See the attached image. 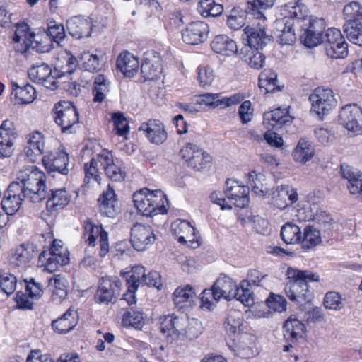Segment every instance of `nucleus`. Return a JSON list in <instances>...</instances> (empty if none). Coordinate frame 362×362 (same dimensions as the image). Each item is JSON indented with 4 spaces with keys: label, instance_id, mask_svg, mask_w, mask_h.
Wrapping results in <instances>:
<instances>
[{
    "label": "nucleus",
    "instance_id": "1",
    "mask_svg": "<svg viewBox=\"0 0 362 362\" xmlns=\"http://www.w3.org/2000/svg\"><path fill=\"white\" fill-rule=\"evenodd\" d=\"M286 276L287 282L284 291L288 299L299 305L310 302L313 298L310 284L320 282L319 274L309 269L288 267Z\"/></svg>",
    "mask_w": 362,
    "mask_h": 362
},
{
    "label": "nucleus",
    "instance_id": "2",
    "mask_svg": "<svg viewBox=\"0 0 362 362\" xmlns=\"http://www.w3.org/2000/svg\"><path fill=\"white\" fill-rule=\"evenodd\" d=\"M243 317L240 311L230 310L228 315V335L229 348L234 355L244 359L254 357L257 349V337L243 332Z\"/></svg>",
    "mask_w": 362,
    "mask_h": 362
},
{
    "label": "nucleus",
    "instance_id": "3",
    "mask_svg": "<svg viewBox=\"0 0 362 362\" xmlns=\"http://www.w3.org/2000/svg\"><path fill=\"white\" fill-rule=\"evenodd\" d=\"M134 206L137 214L146 217L163 215L168 212L169 201L160 189L151 190L144 187L132 195Z\"/></svg>",
    "mask_w": 362,
    "mask_h": 362
},
{
    "label": "nucleus",
    "instance_id": "4",
    "mask_svg": "<svg viewBox=\"0 0 362 362\" xmlns=\"http://www.w3.org/2000/svg\"><path fill=\"white\" fill-rule=\"evenodd\" d=\"M120 276L125 281L127 291L122 296V299L131 306L136 303V293L140 285H146L159 288L161 286V279L159 273L151 271L146 274V269L143 266L136 265L129 270L121 271Z\"/></svg>",
    "mask_w": 362,
    "mask_h": 362
},
{
    "label": "nucleus",
    "instance_id": "5",
    "mask_svg": "<svg viewBox=\"0 0 362 362\" xmlns=\"http://www.w3.org/2000/svg\"><path fill=\"white\" fill-rule=\"evenodd\" d=\"M30 202H40L46 198V175L36 166H30L19 171L16 181Z\"/></svg>",
    "mask_w": 362,
    "mask_h": 362
},
{
    "label": "nucleus",
    "instance_id": "6",
    "mask_svg": "<svg viewBox=\"0 0 362 362\" xmlns=\"http://www.w3.org/2000/svg\"><path fill=\"white\" fill-rule=\"evenodd\" d=\"M83 229L82 239L88 247H98V255L100 258H104L110 251L109 235L105 230L103 224L93 220L92 218H87L81 223Z\"/></svg>",
    "mask_w": 362,
    "mask_h": 362
},
{
    "label": "nucleus",
    "instance_id": "7",
    "mask_svg": "<svg viewBox=\"0 0 362 362\" xmlns=\"http://www.w3.org/2000/svg\"><path fill=\"white\" fill-rule=\"evenodd\" d=\"M69 262V252L62 241L54 239L46 250H43L38 256L37 265L49 273L58 270L60 267Z\"/></svg>",
    "mask_w": 362,
    "mask_h": 362
},
{
    "label": "nucleus",
    "instance_id": "8",
    "mask_svg": "<svg viewBox=\"0 0 362 362\" xmlns=\"http://www.w3.org/2000/svg\"><path fill=\"white\" fill-rule=\"evenodd\" d=\"M52 117L64 134H72L78 127L79 112L73 102L61 100L55 103Z\"/></svg>",
    "mask_w": 362,
    "mask_h": 362
},
{
    "label": "nucleus",
    "instance_id": "9",
    "mask_svg": "<svg viewBox=\"0 0 362 362\" xmlns=\"http://www.w3.org/2000/svg\"><path fill=\"white\" fill-rule=\"evenodd\" d=\"M179 155L189 168L195 171H204L212 163V156L198 145L187 142L181 148Z\"/></svg>",
    "mask_w": 362,
    "mask_h": 362
},
{
    "label": "nucleus",
    "instance_id": "10",
    "mask_svg": "<svg viewBox=\"0 0 362 362\" xmlns=\"http://www.w3.org/2000/svg\"><path fill=\"white\" fill-rule=\"evenodd\" d=\"M268 275L257 269H250L247 274V279L243 280L238 286H235L233 293H229L241 302L246 307H251L255 304L253 292L251 291V285L261 286L262 281Z\"/></svg>",
    "mask_w": 362,
    "mask_h": 362
},
{
    "label": "nucleus",
    "instance_id": "11",
    "mask_svg": "<svg viewBox=\"0 0 362 362\" xmlns=\"http://www.w3.org/2000/svg\"><path fill=\"white\" fill-rule=\"evenodd\" d=\"M311 111L315 112L320 120L329 115L337 106V101L331 88L317 87L310 95Z\"/></svg>",
    "mask_w": 362,
    "mask_h": 362
},
{
    "label": "nucleus",
    "instance_id": "12",
    "mask_svg": "<svg viewBox=\"0 0 362 362\" xmlns=\"http://www.w3.org/2000/svg\"><path fill=\"white\" fill-rule=\"evenodd\" d=\"M284 339L286 344L282 350L284 352H291V356L298 361V356L293 350L297 346L299 339H303L305 334V324L296 317H290L284 323Z\"/></svg>",
    "mask_w": 362,
    "mask_h": 362
},
{
    "label": "nucleus",
    "instance_id": "13",
    "mask_svg": "<svg viewBox=\"0 0 362 362\" xmlns=\"http://www.w3.org/2000/svg\"><path fill=\"white\" fill-rule=\"evenodd\" d=\"M122 283L116 276H102L98 282L95 300L98 303H115L119 297Z\"/></svg>",
    "mask_w": 362,
    "mask_h": 362
},
{
    "label": "nucleus",
    "instance_id": "14",
    "mask_svg": "<svg viewBox=\"0 0 362 362\" xmlns=\"http://www.w3.org/2000/svg\"><path fill=\"white\" fill-rule=\"evenodd\" d=\"M100 168L103 170L105 176L112 182H122L126 177L124 167L118 160H115L111 151L103 149L99 153Z\"/></svg>",
    "mask_w": 362,
    "mask_h": 362
},
{
    "label": "nucleus",
    "instance_id": "15",
    "mask_svg": "<svg viewBox=\"0 0 362 362\" xmlns=\"http://www.w3.org/2000/svg\"><path fill=\"white\" fill-rule=\"evenodd\" d=\"M18 129L13 119H6L0 125V158L10 157L14 151Z\"/></svg>",
    "mask_w": 362,
    "mask_h": 362
},
{
    "label": "nucleus",
    "instance_id": "16",
    "mask_svg": "<svg viewBox=\"0 0 362 362\" xmlns=\"http://www.w3.org/2000/svg\"><path fill=\"white\" fill-rule=\"evenodd\" d=\"M173 235L182 245L195 248L199 245L196 229L189 221L177 219L170 226Z\"/></svg>",
    "mask_w": 362,
    "mask_h": 362
},
{
    "label": "nucleus",
    "instance_id": "17",
    "mask_svg": "<svg viewBox=\"0 0 362 362\" xmlns=\"http://www.w3.org/2000/svg\"><path fill=\"white\" fill-rule=\"evenodd\" d=\"M339 122L349 131L354 132L362 129V107L356 103L344 105L340 110Z\"/></svg>",
    "mask_w": 362,
    "mask_h": 362
},
{
    "label": "nucleus",
    "instance_id": "18",
    "mask_svg": "<svg viewBox=\"0 0 362 362\" xmlns=\"http://www.w3.org/2000/svg\"><path fill=\"white\" fill-rule=\"evenodd\" d=\"M256 23L247 25L243 35V39L247 42L245 48L247 49H262L266 45V20L261 19Z\"/></svg>",
    "mask_w": 362,
    "mask_h": 362
},
{
    "label": "nucleus",
    "instance_id": "19",
    "mask_svg": "<svg viewBox=\"0 0 362 362\" xmlns=\"http://www.w3.org/2000/svg\"><path fill=\"white\" fill-rule=\"evenodd\" d=\"M155 240L156 235L151 226L139 223L133 225L130 241L135 250H145L155 242Z\"/></svg>",
    "mask_w": 362,
    "mask_h": 362
},
{
    "label": "nucleus",
    "instance_id": "20",
    "mask_svg": "<svg viewBox=\"0 0 362 362\" xmlns=\"http://www.w3.org/2000/svg\"><path fill=\"white\" fill-rule=\"evenodd\" d=\"M163 71V59L155 50L144 52L143 62L141 64V73L146 80H156L160 78Z\"/></svg>",
    "mask_w": 362,
    "mask_h": 362
},
{
    "label": "nucleus",
    "instance_id": "21",
    "mask_svg": "<svg viewBox=\"0 0 362 362\" xmlns=\"http://www.w3.org/2000/svg\"><path fill=\"white\" fill-rule=\"evenodd\" d=\"M42 162L47 173L67 175L69 162V154L64 150L49 151L42 156Z\"/></svg>",
    "mask_w": 362,
    "mask_h": 362
},
{
    "label": "nucleus",
    "instance_id": "22",
    "mask_svg": "<svg viewBox=\"0 0 362 362\" xmlns=\"http://www.w3.org/2000/svg\"><path fill=\"white\" fill-rule=\"evenodd\" d=\"M209 33V25L202 21L188 23L182 31V40L187 45H197L205 42Z\"/></svg>",
    "mask_w": 362,
    "mask_h": 362
},
{
    "label": "nucleus",
    "instance_id": "23",
    "mask_svg": "<svg viewBox=\"0 0 362 362\" xmlns=\"http://www.w3.org/2000/svg\"><path fill=\"white\" fill-rule=\"evenodd\" d=\"M27 199L17 182H11L4 193L1 205L7 215L15 214L21 208L23 200Z\"/></svg>",
    "mask_w": 362,
    "mask_h": 362
},
{
    "label": "nucleus",
    "instance_id": "24",
    "mask_svg": "<svg viewBox=\"0 0 362 362\" xmlns=\"http://www.w3.org/2000/svg\"><path fill=\"white\" fill-rule=\"evenodd\" d=\"M15 28L16 30L12 37L14 48L18 52L25 53L33 45L35 33L24 21L16 23Z\"/></svg>",
    "mask_w": 362,
    "mask_h": 362
},
{
    "label": "nucleus",
    "instance_id": "25",
    "mask_svg": "<svg viewBox=\"0 0 362 362\" xmlns=\"http://www.w3.org/2000/svg\"><path fill=\"white\" fill-rule=\"evenodd\" d=\"M45 137L40 131H33L26 136V144L23 152L28 160L32 163L36 162L45 153Z\"/></svg>",
    "mask_w": 362,
    "mask_h": 362
},
{
    "label": "nucleus",
    "instance_id": "26",
    "mask_svg": "<svg viewBox=\"0 0 362 362\" xmlns=\"http://www.w3.org/2000/svg\"><path fill=\"white\" fill-rule=\"evenodd\" d=\"M28 74L32 81L47 89L55 90L58 88L57 78L52 75L51 68L45 63L33 64L28 69Z\"/></svg>",
    "mask_w": 362,
    "mask_h": 362
},
{
    "label": "nucleus",
    "instance_id": "27",
    "mask_svg": "<svg viewBox=\"0 0 362 362\" xmlns=\"http://www.w3.org/2000/svg\"><path fill=\"white\" fill-rule=\"evenodd\" d=\"M139 131L143 132L151 144L156 145L163 144L168 138L165 126L159 119H149L142 122Z\"/></svg>",
    "mask_w": 362,
    "mask_h": 362
},
{
    "label": "nucleus",
    "instance_id": "28",
    "mask_svg": "<svg viewBox=\"0 0 362 362\" xmlns=\"http://www.w3.org/2000/svg\"><path fill=\"white\" fill-rule=\"evenodd\" d=\"M293 117L290 115L289 107H278L265 112L263 115V124L268 129L279 130L292 123Z\"/></svg>",
    "mask_w": 362,
    "mask_h": 362
},
{
    "label": "nucleus",
    "instance_id": "29",
    "mask_svg": "<svg viewBox=\"0 0 362 362\" xmlns=\"http://www.w3.org/2000/svg\"><path fill=\"white\" fill-rule=\"evenodd\" d=\"M298 199L297 190L288 185L278 186L272 192L271 204L280 210L296 202Z\"/></svg>",
    "mask_w": 362,
    "mask_h": 362
},
{
    "label": "nucleus",
    "instance_id": "30",
    "mask_svg": "<svg viewBox=\"0 0 362 362\" xmlns=\"http://www.w3.org/2000/svg\"><path fill=\"white\" fill-rule=\"evenodd\" d=\"M46 197V210L49 216L58 214L71 201V195L65 188L51 189Z\"/></svg>",
    "mask_w": 362,
    "mask_h": 362
},
{
    "label": "nucleus",
    "instance_id": "31",
    "mask_svg": "<svg viewBox=\"0 0 362 362\" xmlns=\"http://www.w3.org/2000/svg\"><path fill=\"white\" fill-rule=\"evenodd\" d=\"M341 176L347 180V188L351 194L362 201V173L354 168L342 163L340 165Z\"/></svg>",
    "mask_w": 362,
    "mask_h": 362
},
{
    "label": "nucleus",
    "instance_id": "32",
    "mask_svg": "<svg viewBox=\"0 0 362 362\" xmlns=\"http://www.w3.org/2000/svg\"><path fill=\"white\" fill-rule=\"evenodd\" d=\"M196 299L195 289L189 284L178 286L173 293L174 304L180 310L185 311L191 309Z\"/></svg>",
    "mask_w": 362,
    "mask_h": 362
},
{
    "label": "nucleus",
    "instance_id": "33",
    "mask_svg": "<svg viewBox=\"0 0 362 362\" xmlns=\"http://www.w3.org/2000/svg\"><path fill=\"white\" fill-rule=\"evenodd\" d=\"M250 187L241 185L239 182L228 178V209H232V205H245L250 204Z\"/></svg>",
    "mask_w": 362,
    "mask_h": 362
},
{
    "label": "nucleus",
    "instance_id": "34",
    "mask_svg": "<svg viewBox=\"0 0 362 362\" xmlns=\"http://www.w3.org/2000/svg\"><path fill=\"white\" fill-rule=\"evenodd\" d=\"M66 28L70 35L76 39L88 37L93 30L92 21L89 18L75 16L66 21Z\"/></svg>",
    "mask_w": 362,
    "mask_h": 362
},
{
    "label": "nucleus",
    "instance_id": "35",
    "mask_svg": "<svg viewBox=\"0 0 362 362\" xmlns=\"http://www.w3.org/2000/svg\"><path fill=\"white\" fill-rule=\"evenodd\" d=\"M100 213L103 216L113 218L117 211V197L112 186L107 185L98 199Z\"/></svg>",
    "mask_w": 362,
    "mask_h": 362
},
{
    "label": "nucleus",
    "instance_id": "36",
    "mask_svg": "<svg viewBox=\"0 0 362 362\" xmlns=\"http://www.w3.org/2000/svg\"><path fill=\"white\" fill-rule=\"evenodd\" d=\"M116 67L125 77L132 78L141 68L139 58L129 51H122L116 60Z\"/></svg>",
    "mask_w": 362,
    "mask_h": 362
},
{
    "label": "nucleus",
    "instance_id": "37",
    "mask_svg": "<svg viewBox=\"0 0 362 362\" xmlns=\"http://www.w3.org/2000/svg\"><path fill=\"white\" fill-rule=\"evenodd\" d=\"M160 331L166 337L178 338L184 329V320L175 314L160 317Z\"/></svg>",
    "mask_w": 362,
    "mask_h": 362
},
{
    "label": "nucleus",
    "instance_id": "38",
    "mask_svg": "<svg viewBox=\"0 0 362 362\" xmlns=\"http://www.w3.org/2000/svg\"><path fill=\"white\" fill-rule=\"evenodd\" d=\"M37 247L30 243H24L18 246L10 257V262L16 267H26L36 256Z\"/></svg>",
    "mask_w": 362,
    "mask_h": 362
},
{
    "label": "nucleus",
    "instance_id": "39",
    "mask_svg": "<svg viewBox=\"0 0 362 362\" xmlns=\"http://www.w3.org/2000/svg\"><path fill=\"white\" fill-rule=\"evenodd\" d=\"M78 323V314L71 308L51 323L53 331L59 334H64L72 330Z\"/></svg>",
    "mask_w": 362,
    "mask_h": 362
},
{
    "label": "nucleus",
    "instance_id": "40",
    "mask_svg": "<svg viewBox=\"0 0 362 362\" xmlns=\"http://www.w3.org/2000/svg\"><path fill=\"white\" fill-rule=\"evenodd\" d=\"M224 291L220 287V279H217L210 288H205L200 294V307L211 310L223 296Z\"/></svg>",
    "mask_w": 362,
    "mask_h": 362
},
{
    "label": "nucleus",
    "instance_id": "41",
    "mask_svg": "<svg viewBox=\"0 0 362 362\" xmlns=\"http://www.w3.org/2000/svg\"><path fill=\"white\" fill-rule=\"evenodd\" d=\"M285 16L284 18H289L293 22L306 21L308 17L309 11L307 6L302 3V0H293L286 4L284 6Z\"/></svg>",
    "mask_w": 362,
    "mask_h": 362
},
{
    "label": "nucleus",
    "instance_id": "42",
    "mask_svg": "<svg viewBox=\"0 0 362 362\" xmlns=\"http://www.w3.org/2000/svg\"><path fill=\"white\" fill-rule=\"evenodd\" d=\"M345 23L343 29L362 23V6L357 1H351L343 9Z\"/></svg>",
    "mask_w": 362,
    "mask_h": 362
},
{
    "label": "nucleus",
    "instance_id": "43",
    "mask_svg": "<svg viewBox=\"0 0 362 362\" xmlns=\"http://www.w3.org/2000/svg\"><path fill=\"white\" fill-rule=\"evenodd\" d=\"M12 94L19 104H29L36 98L35 88L29 83L19 85L18 83H12Z\"/></svg>",
    "mask_w": 362,
    "mask_h": 362
},
{
    "label": "nucleus",
    "instance_id": "44",
    "mask_svg": "<svg viewBox=\"0 0 362 362\" xmlns=\"http://www.w3.org/2000/svg\"><path fill=\"white\" fill-rule=\"evenodd\" d=\"M277 83V74L272 69H265L259 76V87L264 93L281 90L282 87Z\"/></svg>",
    "mask_w": 362,
    "mask_h": 362
},
{
    "label": "nucleus",
    "instance_id": "45",
    "mask_svg": "<svg viewBox=\"0 0 362 362\" xmlns=\"http://www.w3.org/2000/svg\"><path fill=\"white\" fill-rule=\"evenodd\" d=\"M315 155V148L312 144L305 139H300L293 151V160L299 163L305 164L310 160Z\"/></svg>",
    "mask_w": 362,
    "mask_h": 362
},
{
    "label": "nucleus",
    "instance_id": "46",
    "mask_svg": "<svg viewBox=\"0 0 362 362\" xmlns=\"http://www.w3.org/2000/svg\"><path fill=\"white\" fill-rule=\"evenodd\" d=\"M99 153L93 157L89 162L85 163L83 165L84 179L83 182L86 185H90L94 182L98 185H101L102 177L101 173L99 171L98 166L100 162L98 161Z\"/></svg>",
    "mask_w": 362,
    "mask_h": 362
},
{
    "label": "nucleus",
    "instance_id": "47",
    "mask_svg": "<svg viewBox=\"0 0 362 362\" xmlns=\"http://www.w3.org/2000/svg\"><path fill=\"white\" fill-rule=\"evenodd\" d=\"M322 242L321 233L313 226L308 225L301 233L300 243L303 250H310L320 244Z\"/></svg>",
    "mask_w": 362,
    "mask_h": 362
},
{
    "label": "nucleus",
    "instance_id": "48",
    "mask_svg": "<svg viewBox=\"0 0 362 362\" xmlns=\"http://www.w3.org/2000/svg\"><path fill=\"white\" fill-rule=\"evenodd\" d=\"M279 28L282 27L281 34L278 35V41L281 45H293L296 40L293 29V22L289 18H282L276 23Z\"/></svg>",
    "mask_w": 362,
    "mask_h": 362
},
{
    "label": "nucleus",
    "instance_id": "49",
    "mask_svg": "<svg viewBox=\"0 0 362 362\" xmlns=\"http://www.w3.org/2000/svg\"><path fill=\"white\" fill-rule=\"evenodd\" d=\"M144 324L143 313L133 308L124 310L122 315V325L123 327H132L136 329H141Z\"/></svg>",
    "mask_w": 362,
    "mask_h": 362
},
{
    "label": "nucleus",
    "instance_id": "50",
    "mask_svg": "<svg viewBox=\"0 0 362 362\" xmlns=\"http://www.w3.org/2000/svg\"><path fill=\"white\" fill-rule=\"evenodd\" d=\"M275 0H252L247 2V11L249 15H251L257 20L264 19L266 17L264 11L271 8Z\"/></svg>",
    "mask_w": 362,
    "mask_h": 362
},
{
    "label": "nucleus",
    "instance_id": "51",
    "mask_svg": "<svg viewBox=\"0 0 362 362\" xmlns=\"http://www.w3.org/2000/svg\"><path fill=\"white\" fill-rule=\"evenodd\" d=\"M221 93H206L200 95L197 99V104L204 110L214 109L218 106H226V98H220Z\"/></svg>",
    "mask_w": 362,
    "mask_h": 362
},
{
    "label": "nucleus",
    "instance_id": "52",
    "mask_svg": "<svg viewBox=\"0 0 362 362\" xmlns=\"http://www.w3.org/2000/svg\"><path fill=\"white\" fill-rule=\"evenodd\" d=\"M301 233V230L298 225L287 222L282 226L280 235L286 244H298L300 243Z\"/></svg>",
    "mask_w": 362,
    "mask_h": 362
},
{
    "label": "nucleus",
    "instance_id": "53",
    "mask_svg": "<svg viewBox=\"0 0 362 362\" xmlns=\"http://www.w3.org/2000/svg\"><path fill=\"white\" fill-rule=\"evenodd\" d=\"M197 11L203 18L217 17L223 12V6L214 0H200Z\"/></svg>",
    "mask_w": 362,
    "mask_h": 362
},
{
    "label": "nucleus",
    "instance_id": "54",
    "mask_svg": "<svg viewBox=\"0 0 362 362\" xmlns=\"http://www.w3.org/2000/svg\"><path fill=\"white\" fill-rule=\"evenodd\" d=\"M80 64L84 70L95 73L101 70L103 60L101 57L89 52H83L80 57Z\"/></svg>",
    "mask_w": 362,
    "mask_h": 362
},
{
    "label": "nucleus",
    "instance_id": "55",
    "mask_svg": "<svg viewBox=\"0 0 362 362\" xmlns=\"http://www.w3.org/2000/svg\"><path fill=\"white\" fill-rule=\"evenodd\" d=\"M196 72L199 86L204 89L209 88L216 78L213 69L209 65L200 64Z\"/></svg>",
    "mask_w": 362,
    "mask_h": 362
},
{
    "label": "nucleus",
    "instance_id": "56",
    "mask_svg": "<svg viewBox=\"0 0 362 362\" xmlns=\"http://www.w3.org/2000/svg\"><path fill=\"white\" fill-rule=\"evenodd\" d=\"M44 31L58 45H60L61 42L66 37L64 25L54 20L48 21L47 30Z\"/></svg>",
    "mask_w": 362,
    "mask_h": 362
},
{
    "label": "nucleus",
    "instance_id": "57",
    "mask_svg": "<svg viewBox=\"0 0 362 362\" xmlns=\"http://www.w3.org/2000/svg\"><path fill=\"white\" fill-rule=\"evenodd\" d=\"M325 49L327 54L334 59H344L349 53L348 43L344 37L336 42H332L330 45H326Z\"/></svg>",
    "mask_w": 362,
    "mask_h": 362
},
{
    "label": "nucleus",
    "instance_id": "58",
    "mask_svg": "<svg viewBox=\"0 0 362 362\" xmlns=\"http://www.w3.org/2000/svg\"><path fill=\"white\" fill-rule=\"evenodd\" d=\"M47 287L52 293V298L54 300L62 301L66 298L67 296L66 286L57 276L52 277L48 280Z\"/></svg>",
    "mask_w": 362,
    "mask_h": 362
},
{
    "label": "nucleus",
    "instance_id": "59",
    "mask_svg": "<svg viewBox=\"0 0 362 362\" xmlns=\"http://www.w3.org/2000/svg\"><path fill=\"white\" fill-rule=\"evenodd\" d=\"M53 42L50 37L43 31L35 34V39L31 48L40 53L49 52L53 48Z\"/></svg>",
    "mask_w": 362,
    "mask_h": 362
},
{
    "label": "nucleus",
    "instance_id": "60",
    "mask_svg": "<svg viewBox=\"0 0 362 362\" xmlns=\"http://www.w3.org/2000/svg\"><path fill=\"white\" fill-rule=\"evenodd\" d=\"M345 298L336 291H328L323 299V305L326 309L340 310L344 307Z\"/></svg>",
    "mask_w": 362,
    "mask_h": 362
},
{
    "label": "nucleus",
    "instance_id": "61",
    "mask_svg": "<svg viewBox=\"0 0 362 362\" xmlns=\"http://www.w3.org/2000/svg\"><path fill=\"white\" fill-rule=\"evenodd\" d=\"M233 206L237 221L242 226L244 227L250 223L255 222V216L252 214L251 209L249 207V204L245 205L234 204Z\"/></svg>",
    "mask_w": 362,
    "mask_h": 362
},
{
    "label": "nucleus",
    "instance_id": "62",
    "mask_svg": "<svg viewBox=\"0 0 362 362\" xmlns=\"http://www.w3.org/2000/svg\"><path fill=\"white\" fill-rule=\"evenodd\" d=\"M111 119L116 134L126 137L129 132V126L124 113L121 112H114Z\"/></svg>",
    "mask_w": 362,
    "mask_h": 362
},
{
    "label": "nucleus",
    "instance_id": "63",
    "mask_svg": "<svg viewBox=\"0 0 362 362\" xmlns=\"http://www.w3.org/2000/svg\"><path fill=\"white\" fill-rule=\"evenodd\" d=\"M303 33L300 38L303 44L307 47H314L324 42V35H317L312 30L304 28V25H300Z\"/></svg>",
    "mask_w": 362,
    "mask_h": 362
},
{
    "label": "nucleus",
    "instance_id": "64",
    "mask_svg": "<svg viewBox=\"0 0 362 362\" xmlns=\"http://www.w3.org/2000/svg\"><path fill=\"white\" fill-rule=\"evenodd\" d=\"M25 292L29 295L30 298L39 300L43 295V285L37 282L34 278L25 279Z\"/></svg>",
    "mask_w": 362,
    "mask_h": 362
}]
</instances>
